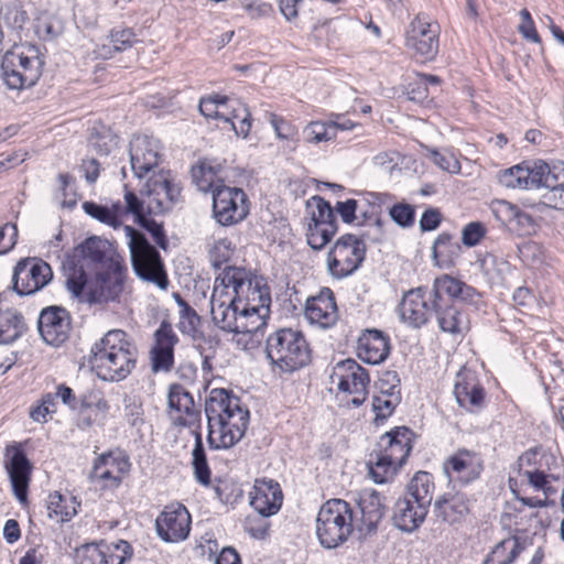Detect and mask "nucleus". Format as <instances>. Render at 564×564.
Instances as JSON below:
<instances>
[{"label": "nucleus", "mask_w": 564, "mask_h": 564, "mask_svg": "<svg viewBox=\"0 0 564 564\" xmlns=\"http://www.w3.org/2000/svg\"><path fill=\"white\" fill-rule=\"evenodd\" d=\"M207 443L210 449L235 446L246 434L249 410L240 399L226 389H213L205 400Z\"/></svg>", "instance_id": "1"}, {"label": "nucleus", "mask_w": 564, "mask_h": 564, "mask_svg": "<svg viewBox=\"0 0 564 564\" xmlns=\"http://www.w3.org/2000/svg\"><path fill=\"white\" fill-rule=\"evenodd\" d=\"M113 246L106 239L89 237L73 249L63 261L66 288L74 297H80L88 286V276L122 262Z\"/></svg>", "instance_id": "2"}, {"label": "nucleus", "mask_w": 564, "mask_h": 564, "mask_svg": "<svg viewBox=\"0 0 564 564\" xmlns=\"http://www.w3.org/2000/svg\"><path fill=\"white\" fill-rule=\"evenodd\" d=\"M137 355L127 333L112 329L93 345L88 362L100 379L121 381L135 368Z\"/></svg>", "instance_id": "3"}, {"label": "nucleus", "mask_w": 564, "mask_h": 564, "mask_svg": "<svg viewBox=\"0 0 564 564\" xmlns=\"http://www.w3.org/2000/svg\"><path fill=\"white\" fill-rule=\"evenodd\" d=\"M169 416L175 426L187 427L195 438L192 466L195 479L203 486L210 484V469L203 444L200 410L193 395L180 383L170 386L167 394Z\"/></svg>", "instance_id": "4"}, {"label": "nucleus", "mask_w": 564, "mask_h": 564, "mask_svg": "<svg viewBox=\"0 0 564 564\" xmlns=\"http://www.w3.org/2000/svg\"><path fill=\"white\" fill-rule=\"evenodd\" d=\"M435 484L432 474L417 471L406 486L405 494L393 507V524L405 533L416 531L429 513Z\"/></svg>", "instance_id": "5"}, {"label": "nucleus", "mask_w": 564, "mask_h": 564, "mask_svg": "<svg viewBox=\"0 0 564 564\" xmlns=\"http://www.w3.org/2000/svg\"><path fill=\"white\" fill-rule=\"evenodd\" d=\"M45 64L40 46L23 43L7 51L1 59V78L11 90L33 87L40 79Z\"/></svg>", "instance_id": "6"}, {"label": "nucleus", "mask_w": 564, "mask_h": 564, "mask_svg": "<svg viewBox=\"0 0 564 564\" xmlns=\"http://www.w3.org/2000/svg\"><path fill=\"white\" fill-rule=\"evenodd\" d=\"M265 354L274 368L289 373L304 368L312 359L304 334L293 328H279L271 333L265 340Z\"/></svg>", "instance_id": "7"}, {"label": "nucleus", "mask_w": 564, "mask_h": 564, "mask_svg": "<svg viewBox=\"0 0 564 564\" xmlns=\"http://www.w3.org/2000/svg\"><path fill=\"white\" fill-rule=\"evenodd\" d=\"M355 528L352 507L343 499H329L322 505L316 518V536L327 550L341 546Z\"/></svg>", "instance_id": "8"}, {"label": "nucleus", "mask_w": 564, "mask_h": 564, "mask_svg": "<svg viewBox=\"0 0 564 564\" xmlns=\"http://www.w3.org/2000/svg\"><path fill=\"white\" fill-rule=\"evenodd\" d=\"M228 291L232 289L236 302L246 307L271 305V292L265 278L241 267H226L215 279Z\"/></svg>", "instance_id": "9"}, {"label": "nucleus", "mask_w": 564, "mask_h": 564, "mask_svg": "<svg viewBox=\"0 0 564 564\" xmlns=\"http://www.w3.org/2000/svg\"><path fill=\"white\" fill-rule=\"evenodd\" d=\"M124 231L128 238L131 263L135 274L140 279L152 282L160 289L165 290L169 280L156 248L148 241L141 231L133 227L126 226Z\"/></svg>", "instance_id": "10"}, {"label": "nucleus", "mask_w": 564, "mask_h": 564, "mask_svg": "<svg viewBox=\"0 0 564 564\" xmlns=\"http://www.w3.org/2000/svg\"><path fill=\"white\" fill-rule=\"evenodd\" d=\"M141 193L148 198L149 213L163 214L181 200L182 187L170 170L160 169L149 174Z\"/></svg>", "instance_id": "11"}, {"label": "nucleus", "mask_w": 564, "mask_h": 564, "mask_svg": "<svg viewBox=\"0 0 564 564\" xmlns=\"http://www.w3.org/2000/svg\"><path fill=\"white\" fill-rule=\"evenodd\" d=\"M440 25L426 13H419L405 30V46L422 62L433 61L438 53Z\"/></svg>", "instance_id": "12"}, {"label": "nucleus", "mask_w": 564, "mask_h": 564, "mask_svg": "<svg viewBox=\"0 0 564 564\" xmlns=\"http://www.w3.org/2000/svg\"><path fill=\"white\" fill-rule=\"evenodd\" d=\"M366 256L364 241L355 235L340 236L327 254L329 273L337 279L352 274L362 263Z\"/></svg>", "instance_id": "13"}, {"label": "nucleus", "mask_w": 564, "mask_h": 564, "mask_svg": "<svg viewBox=\"0 0 564 564\" xmlns=\"http://www.w3.org/2000/svg\"><path fill=\"white\" fill-rule=\"evenodd\" d=\"M330 381L339 392L352 395L348 404L354 408L360 406L366 401L370 382L369 375L354 359L337 362L333 369Z\"/></svg>", "instance_id": "14"}, {"label": "nucleus", "mask_w": 564, "mask_h": 564, "mask_svg": "<svg viewBox=\"0 0 564 564\" xmlns=\"http://www.w3.org/2000/svg\"><path fill=\"white\" fill-rule=\"evenodd\" d=\"M440 301L434 294V285L431 290L412 289L404 293L398 306L400 319L410 327L420 328L429 322Z\"/></svg>", "instance_id": "15"}, {"label": "nucleus", "mask_w": 564, "mask_h": 564, "mask_svg": "<svg viewBox=\"0 0 564 564\" xmlns=\"http://www.w3.org/2000/svg\"><path fill=\"white\" fill-rule=\"evenodd\" d=\"M249 214L246 193L238 187L216 186L213 191V215L221 226H232Z\"/></svg>", "instance_id": "16"}, {"label": "nucleus", "mask_w": 564, "mask_h": 564, "mask_svg": "<svg viewBox=\"0 0 564 564\" xmlns=\"http://www.w3.org/2000/svg\"><path fill=\"white\" fill-rule=\"evenodd\" d=\"M53 279L51 265L39 258H24L14 267L12 282L19 295H32Z\"/></svg>", "instance_id": "17"}, {"label": "nucleus", "mask_w": 564, "mask_h": 564, "mask_svg": "<svg viewBox=\"0 0 564 564\" xmlns=\"http://www.w3.org/2000/svg\"><path fill=\"white\" fill-rule=\"evenodd\" d=\"M162 144L151 135H135L130 141V163L135 177L143 178L156 172L162 162Z\"/></svg>", "instance_id": "18"}, {"label": "nucleus", "mask_w": 564, "mask_h": 564, "mask_svg": "<svg viewBox=\"0 0 564 564\" xmlns=\"http://www.w3.org/2000/svg\"><path fill=\"white\" fill-rule=\"evenodd\" d=\"M6 457L4 468L8 473L13 494L17 499L24 505L28 502V491L33 465L26 457L22 445L18 443L7 446Z\"/></svg>", "instance_id": "19"}, {"label": "nucleus", "mask_w": 564, "mask_h": 564, "mask_svg": "<svg viewBox=\"0 0 564 564\" xmlns=\"http://www.w3.org/2000/svg\"><path fill=\"white\" fill-rule=\"evenodd\" d=\"M443 469L449 481L466 486L480 477L484 459L475 451L459 448L445 459Z\"/></svg>", "instance_id": "20"}, {"label": "nucleus", "mask_w": 564, "mask_h": 564, "mask_svg": "<svg viewBox=\"0 0 564 564\" xmlns=\"http://www.w3.org/2000/svg\"><path fill=\"white\" fill-rule=\"evenodd\" d=\"M127 268L122 262L95 273V283L88 288L87 300L91 303L116 301L123 291Z\"/></svg>", "instance_id": "21"}, {"label": "nucleus", "mask_w": 564, "mask_h": 564, "mask_svg": "<svg viewBox=\"0 0 564 564\" xmlns=\"http://www.w3.org/2000/svg\"><path fill=\"white\" fill-rule=\"evenodd\" d=\"M241 305L215 280L210 297V313L217 327L227 333L238 334Z\"/></svg>", "instance_id": "22"}, {"label": "nucleus", "mask_w": 564, "mask_h": 564, "mask_svg": "<svg viewBox=\"0 0 564 564\" xmlns=\"http://www.w3.org/2000/svg\"><path fill=\"white\" fill-rule=\"evenodd\" d=\"M191 514L181 503L166 506L155 520L158 535L165 542H178L188 536Z\"/></svg>", "instance_id": "23"}, {"label": "nucleus", "mask_w": 564, "mask_h": 564, "mask_svg": "<svg viewBox=\"0 0 564 564\" xmlns=\"http://www.w3.org/2000/svg\"><path fill=\"white\" fill-rule=\"evenodd\" d=\"M454 394L459 406L471 413L479 412L485 406L486 392L476 371L462 368L454 384Z\"/></svg>", "instance_id": "24"}, {"label": "nucleus", "mask_w": 564, "mask_h": 564, "mask_svg": "<svg viewBox=\"0 0 564 564\" xmlns=\"http://www.w3.org/2000/svg\"><path fill=\"white\" fill-rule=\"evenodd\" d=\"M72 328L69 313L61 306L44 308L39 317V332L45 343L52 346L64 344Z\"/></svg>", "instance_id": "25"}, {"label": "nucleus", "mask_w": 564, "mask_h": 564, "mask_svg": "<svg viewBox=\"0 0 564 564\" xmlns=\"http://www.w3.org/2000/svg\"><path fill=\"white\" fill-rule=\"evenodd\" d=\"M304 315L310 324L327 329L336 325L339 314L335 294L329 288H323L305 303Z\"/></svg>", "instance_id": "26"}, {"label": "nucleus", "mask_w": 564, "mask_h": 564, "mask_svg": "<svg viewBox=\"0 0 564 564\" xmlns=\"http://www.w3.org/2000/svg\"><path fill=\"white\" fill-rule=\"evenodd\" d=\"M178 337L172 325L162 321L154 332V344L150 350L152 370L154 372H169L174 366V347Z\"/></svg>", "instance_id": "27"}, {"label": "nucleus", "mask_w": 564, "mask_h": 564, "mask_svg": "<svg viewBox=\"0 0 564 564\" xmlns=\"http://www.w3.org/2000/svg\"><path fill=\"white\" fill-rule=\"evenodd\" d=\"M380 392L372 398V411L375 412V424H382L390 417L401 402L400 379L395 371H387L380 380Z\"/></svg>", "instance_id": "28"}, {"label": "nucleus", "mask_w": 564, "mask_h": 564, "mask_svg": "<svg viewBox=\"0 0 564 564\" xmlns=\"http://www.w3.org/2000/svg\"><path fill=\"white\" fill-rule=\"evenodd\" d=\"M414 438L412 430L397 426L380 436L376 448L402 467L413 448Z\"/></svg>", "instance_id": "29"}, {"label": "nucleus", "mask_w": 564, "mask_h": 564, "mask_svg": "<svg viewBox=\"0 0 564 564\" xmlns=\"http://www.w3.org/2000/svg\"><path fill=\"white\" fill-rule=\"evenodd\" d=\"M436 519L449 525L465 521L470 512V500L465 492L448 491L436 498L433 505Z\"/></svg>", "instance_id": "30"}, {"label": "nucleus", "mask_w": 564, "mask_h": 564, "mask_svg": "<svg viewBox=\"0 0 564 564\" xmlns=\"http://www.w3.org/2000/svg\"><path fill=\"white\" fill-rule=\"evenodd\" d=\"M128 456L121 452H108L101 454L95 462L91 477L95 480L105 481L106 486L118 487L122 476L130 469Z\"/></svg>", "instance_id": "31"}, {"label": "nucleus", "mask_w": 564, "mask_h": 564, "mask_svg": "<svg viewBox=\"0 0 564 564\" xmlns=\"http://www.w3.org/2000/svg\"><path fill=\"white\" fill-rule=\"evenodd\" d=\"M386 195L380 193H366L359 194L355 198L356 208V225L357 226H371L376 229L375 240H381L384 232V221L382 219L381 206L384 202Z\"/></svg>", "instance_id": "32"}, {"label": "nucleus", "mask_w": 564, "mask_h": 564, "mask_svg": "<svg viewBox=\"0 0 564 564\" xmlns=\"http://www.w3.org/2000/svg\"><path fill=\"white\" fill-rule=\"evenodd\" d=\"M434 294L442 301V296L457 300L465 304L478 307L482 303V294L464 281L443 274L434 280Z\"/></svg>", "instance_id": "33"}, {"label": "nucleus", "mask_w": 564, "mask_h": 564, "mask_svg": "<svg viewBox=\"0 0 564 564\" xmlns=\"http://www.w3.org/2000/svg\"><path fill=\"white\" fill-rule=\"evenodd\" d=\"M390 352V338L378 329H366L358 338L357 355L370 365L384 361Z\"/></svg>", "instance_id": "34"}, {"label": "nucleus", "mask_w": 564, "mask_h": 564, "mask_svg": "<svg viewBox=\"0 0 564 564\" xmlns=\"http://www.w3.org/2000/svg\"><path fill=\"white\" fill-rule=\"evenodd\" d=\"M283 495L278 482H257L250 492V505L258 516L270 517L275 514L282 506Z\"/></svg>", "instance_id": "35"}, {"label": "nucleus", "mask_w": 564, "mask_h": 564, "mask_svg": "<svg viewBox=\"0 0 564 564\" xmlns=\"http://www.w3.org/2000/svg\"><path fill=\"white\" fill-rule=\"evenodd\" d=\"M358 505L361 513L358 529L366 533L375 532L386 512L383 498L379 492L371 491L364 495Z\"/></svg>", "instance_id": "36"}, {"label": "nucleus", "mask_w": 564, "mask_h": 564, "mask_svg": "<svg viewBox=\"0 0 564 564\" xmlns=\"http://www.w3.org/2000/svg\"><path fill=\"white\" fill-rule=\"evenodd\" d=\"M462 254V246L449 232H441L432 246V259L441 269L454 267Z\"/></svg>", "instance_id": "37"}, {"label": "nucleus", "mask_w": 564, "mask_h": 564, "mask_svg": "<svg viewBox=\"0 0 564 564\" xmlns=\"http://www.w3.org/2000/svg\"><path fill=\"white\" fill-rule=\"evenodd\" d=\"M433 314L436 315L440 328L445 333L459 334L467 328L465 315L454 304H448L443 296Z\"/></svg>", "instance_id": "38"}, {"label": "nucleus", "mask_w": 564, "mask_h": 564, "mask_svg": "<svg viewBox=\"0 0 564 564\" xmlns=\"http://www.w3.org/2000/svg\"><path fill=\"white\" fill-rule=\"evenodd\" d=\"M80 502L73 496H63L55 491L48 496V517L57 522H67L77 514Z\"/></svg>", "instance_id": "39"}, {"label": "nucleus", "mask_w": 564, "mask_h": 564, "mask_svg": "<svg viewBox=\"0 0 564 564\" xmlns=\"http://www.w3.org/2000/svg\"><path fill=\"white\" fill-rule=\"evenodd\" d=\"M524 550L517 536L507 538L495 545L482 564H512Z\"/></svg>", "instance_id": "40"}, {"label": "nucleus", "mask_w": 564, "mask_h": 564, "mask_svg": "<svg viewBox=\"0 0 564 564\" xmlns=\"http://www.w3.org/2000/svg\"><path fill=\"white\" fill-rule=\"evenodd\" d=\"M369 476L376 484H386L395 476L400 465L380 453L377 448L370 454L367 463Z\"/></svg>", "instance_id": "41"}, {"label": "nucleus", "mask_w": 564, "mask_h": 564, "mask_svg": "<svg viewBox=\"0 0 564 564\" xmlns=\"http://www.w3.org/2000/svg\"><path fill=\"white\" fill-rule=\"evenodd\" d=\"M270 316V307H246L241 306L238 318V334H257L267 326Z\"/></svg>", "instance_id": "42"}, {"label": "nucleus", "mask_w": 564, "mask_h": 564, "mask_svg": "<svg viewBox=\"0 0 564 564\" xmlns=\"http://www.w3.org/2000/svg\"><path fill=\"white\" fill-rule=\"evenodd\" d=\"M134 33L131 29H113L110 35L97 48V53L102 58H110L117 52L130 48L134 43Z\"/></svg>", "instance_id": "43"}, {"label": "nucleus", "mask_w": 564, "mask_h": 564, "mask_svg": "<svg viewBox=\"0 0 564 564\" xmlns=\"http://www.w3.org/2000/svg\"><path fill=\"white\" fill-rule=\"evenodd\" d=\"M337 231V223H306V239L314 250H322Z\"/></svg>", "instance_id": "44"}, {"label": "nucleus", "mask_w": 564, "mask_h": 564, "mask_svg": "<svg viewBox=\"0 0 564 564\" xmlns=\"http://www.w3.org/2000/svg\"><path fill=\"white\" fill-rule=\"evenodd\" d=\"M98 544L102 557L101 564H123L132 556V547L124 540L110 543L100 542Z\"/></svg>", "instance_id": "45"}, {"label": "nucleus", "mask_w": 564, "mask_h": 564, "mask_svg": "<svg viewBox=\"0 0 564 564\" xmlns=\"http://www.w3.org/2000/svg\"><path fill=\"white\" fill-rule=\"evenodd\" d=\"M217 169L205 162L192 169V177L202 192L214 191L216 186H225L218 178Z\"/></svg>", "instance_id": "46"}, {"label": "nucleus", "mask_w": 564, "mask_h": 564, "mask_svg": "<svg viewBox=\"0 0 564 564\" xmlns=\"http://www.w3.org/2000/svg\"><path fill=\"white\" fill-rule=\"evenodd\" d=\"M310 217L306 223H337L330 204L323 197L315 195L306 203Z\"/></svg>", "instance_id": "47"}, {"label": "nucleus", "mask_w": 564, "mask_h": 564, "mask_svg": "<svg viewBox=\"0 0 564 564\" xmlns=\"http://www.w3.org/2000/svg\"><path fill=\"white\" fill-rule=\"evenodd\" d=\"M34 30L41 40L52 41L63 33L64 26L62 20L57 17L43 13L36 18Z\"/></svg>", "instance_id": "48"}, {"label": "nucleus", "mask_w": 564, "mask_h": 564, "mask_svg": "<svg viewBox=\"0 0 564 564\" xmlns=\"http://www.w3.org/2000/svg\"><path fill=\"white\" fill-rule=\"evenodd\" d=\"M175 300L180 307L178 329L183 334L194 336L200 323V317L181 295L175 294Z\"/></svg>", "instance_id": "49"}, {"label": "nucleus", "mask_w": 564, "mask_h": 564, "mask_svg": "<svg viewBox=\"0 0 564 564\" xmlns=\"http://www.w3.org/2000/svg\"><path fill=\"white\" fill-rule=\"evenodd\" d=\"M251 121L252 118L248 107L240 102H237V108H232L226 120L236 134L242 138L248 137L251 129Z\"/></svg>", "instance_id": "50"}, {"label": "nucleus", "mask_w": 564, "mask_h": 564, "mask_svg": "<svg viewBox=\"0 0 564 564\" xmlns=\"http://www.w3.org/2000/svg\"><path fill=\"white\" fill-rule=\"evenodd\" d=\"M229 101L227 96L219 94L202 97L199 101V111L206 118L221 119L226 122L230 112H224L220 108Z\"/></svg>", "instance_id": "51"}, {"label": "nucleus", "mask_w": 564, "mask_h": 564, "mask_svg": "<svg viewBox=\"0 0 564 564\" xmlns=\"http://www.w3.org/2000/svg\"><path fill=\"white\" fill-rule=\"evenodd\" d=\"M4 23L13 30H22L29 21V15L20 1L15 0L4 4L0 10Z\"/></svg>", "instance_id": "52"}, {"label": "nucleus", "mask_w": 564, "mask_h": 564, "mask_svg": "<svg viewBox=\"0 0 564 564\" xmlns=\"http://www.w3.org/2000/svg\"><path fill=\"white\" fill-rule=\"evenodd\" d=\"M304 135L308 143L329 141L336 138V127L329 121H312L304 129Z\"/></svg>", "instance_id": "53"}, {"label": "nucleus", "mask_w": 564, "mask_h": 564, "mask_svg": "<svg viewBox=\"0 0 564 564\" xmlns=\"http://www.w3.org/2000/svg\"><path fill=\"white\" fill-rule=\"evenodd\" d=\"M83 209L90 217L99 220L102 224L111 226L112 228H119L121 226V220L118 219L116 210L107 206L99 205L94 202H85L83 204Z\"/></svg>", "instance_id": "54"}, {"label": "nucleus", "mask_w": 564, "mask_h": 564, "mask_svg": "<svg viewBox=\"0 0 564 564\" xmlns=\"http://www.w3.org/2000/svg\"><path fill=\"white\" fill-rule=\"evenodd\" d=\"M391 219L402 228H410L415 221V209L408 203H397L389 209Z\"/></svg>", "instance_id": "55"}, {"label": "nucleus", "mask_w": 564, "mask_h": 564, "mask_svg": "<svg viewBox=\"0 0 564 564\" xmlns=\"http://www.w3.org/2000/svg\"><path fill=\"white\" fill-rule=\"evenodd\" d=\"M527 175L529 174L524 172L523 165H514L499 175V182L506 187L528 189V181L524 177Z\"/></svg>", "instance_id": "56"}, {"label": "nucleus", "mask_w": 564, "mask_h": 564, "mask_svg": "<svg viewBox=\"0 0 564 564\" xmlns=\"http://www.w3.org/2000/svg\"><path fill=\"white\" fill-rule=\"evenodd\" d=\"M232 245L228 239H219L209 250V260L215 269H220L232 256Z\"/></svg>", "instance_id": "57"}, {"label": "nucleus", "mask_w": 564, "mask_h": 564, "mask_svg": "<svg viewBox=\"0 0 564 564\" xmlns=\"http://www.w3.org/2000/svg\"><path fill=\"white\" fill-rule=\"evenodd\" d=\"M486 232L487 229L482 223H468L462 230V243L469 248L475 247L480 243Z\"/></svg>", "instance_id": "58"}, {"label": "nucleus", "mask_w": 564, "mask_h": 564, "mask_svg": "<svg viewBox=\"0 0 564 564\" xmlns=\"http://www.w3.org/2000/svg\"><path fill=\"white\" fill-rule=\"evenodd\" d=\"M430 158L438 167L449 173H458L460 170V164L458 160L449 151L441 152L433 149L430 150Z\"/></svg>", "instance_id": "59"}, {"label": "nucleus", "mask_w": 564, "mask_h": 564, "mask_svg": "<svg viewBox=\"0 0 564 564\" xmlns=\"http://www.w3.org/2000/svg\"><path fill=\"white\" fill-rule=\"evenodd\" d=\"M261 516H248L245 520V530L254 539L262 540L268 535L270 522Z\"/></svg>", "instance_id": "60"}, {"label": "nucleus", "mask_w": 564, "mask_h": 564, "mask_svg": "<svg viewBox=\"0 0 564 564\" xmlns=\"http://www.w3.org/2000/svg\"><path fill=\"white\" fill-rule=\"evenodd\" d=\"M270 122L279 139L296 141L297 130L291 122L275 113L270 115Z\"/></svg>", "instance_id": "61"}, {"label": "nucleus", "mask_w": 564, "mask_h": 564, "mask_svg": "<svg viewBox=\"0 0 564 564\" xmlns=\"http://www.w3.org/2000/svg\"><path fill=\"white\" fill-rule=\"evenodd\" d=\"M142 228L149 231L155 241V243L165 250L169 246V240L165 236V231L163 229L162 224L156 223L154 219H151L147 216L137 221Z\"/></svg>", "instance_id": "62"}, {"label": "nucleus", "mask_w": 564, "mask_h": 564, "mask_svg": "<svg viewBox=\"0 0 564 564\" xmlns=\"http://www.w3.org/2000/svg\"><path fill=\"white\" fill-rule=\"evenodd\" d=\"M96 408L98 411L107 412L109 410L108 402L101 397L100 391L90 390L80 395L78 401V409Z\"/></svg>", "instance_id": "63"}, {"label": "nucleus", "mask_w": 564, "mask_h": 564, "mask_svg": "<svg viewBox=\"0 0 564 564\" xmlns=\"http://www.w3.org/2000/svg\"><path fill=\"white\" fill-rule=\"evenodd\" d=\"M99 544L89 543L77 550L76 564H101Z\"/></svg>", "instance_id": "64"}]
</instances>
